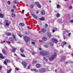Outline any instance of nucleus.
I'll return each instance as SVG.
<instances>
[{
	"label": "nucleus",
	"instance_id": "nucleus-22",
	"mask_svg": "<svg viewBox=\"0 0 73 73\" xmlns=\"http://www.w3.org/2000/svg\"><path fill=\"white\" fill-rule=\"evenodd\" d=\"M5 61H6V62L7 63H9V62H10V61L8 60H7V59H5Z\"/></svg>",
	"mask_w": 73,
	"mask_h": 73
},
{
	"label": "nucleus",
	"instance_id": "nucleus-36",
	"mask_svg": "<svg viewBox=\"0 0 73 73\" xmlns=\"http://www.w3.org/2000/svg\"><path fill=\"white\" fill-rule=\"evenodd\" d=\"M13 9H15V10H16V7L15 6H13Z\"/></svg>",
	"mask_w": 73,
	"mask_h": 73
},
{
	"label": "nucleus",
	"instance_id": "nucleus-8",
	"mask_svg": "<svg viewBox=\"0 0 73 73\" xmlns=\"http://www.w3.org/2000/svg\"><path fill=\"white\" fill-rule=\"evenodd\" d=\"M2 53L4 54V55H7V53L5 52V49H2Z\"/></svg>",
	"mask_w": 73,
	"mask_h": 73
},
{
	"label": "nucleus",
	"instance_id": "nucleus-14",
	"mask_svg": "<svg viewBox=\"0 0 73 73\" xmlns=\"http://www.w3.org/2000/svg\"><path fill=\"white\" fill-rule=\"evenodd\" d=\"M46 30L44 29H41V31L42 32H43V33H45V32H46Z\"/></svg>",
	"mask_w": 73,
	"mask_h": 73
},
{
	"label": "nucleus",
	"instance_id": "nucleus-41",
	"mask_svg": "<svg viewBox=\"0 0 73 73\" xmlns=\"http://www.w3.org/2000/svg\"><path fill=\"white\" fill-rule=\"evenodd\" d=\"M57 8H60V5H57Z\"/></svg>",
	"mask_w": 73,
	"mask_h": 73
},
{
	"label": "nucleus",
	"instance_id": "nucleus-62",
	"mask_svg": "<svg viewBox=\"0 0 73 73\" xmlns=\"http://www.w3.org/2000/svg\"><path fill=\"white\" fill-rule=\"evenodd\" d=\"M39 50H41V48H39Z\"/></svg>",
	"mask_w": 73,
	"mask_h": 73
},
{
	"label": "nucleus",
	"instance_id": "nucleus-23",
	"mask_svg": "<svg viewBox=\"0 0 73 73\" xmlns=\"http://www.w3.org/2000/svg\"><path fill=\"white\" fill-rule=\"evenodd\" d=\"M12 71V69H11L9 70H8V71H7V73H10V72H11Z\"/></svg>",
	"mask_w": 73,
	"mask_h": 73
},
{
	"label": "nucleus",
	"instance_id": "nucleus-51",
	"mask_svg": "<svg viewBox=\"0 0 73 73\" xmlns=\"http://www.w3.org/2000/svg\"><path fill=\"white\" fill-rule=\"evenodd\" d=\"M32 44H36V43L35 42H32Z\"/></svg>",
	"mask_w": 73,
	"mask_h": 73
},
{
	"label": "nucleus",
	"instance_id": "nucleus-35",
	"mask_svg": "<svg viewBox=\"0 0 73 73\" xmlns=\"http://www.w3.org/2000/svg\"><path fill=\"white\" fill-rule=\"evenodd\" d=\"M4 64H5L6 65H7V62L4 61L3 62Z\"/></svg>",
	"mask_w": 73,
	"mask_h": 73
},
{
	"label": "nucleus",
	"instance_id": "nucleus-60",
	"mask_svg": "<svg viewBox=\"0 0 73 73\" xmlns=\"http://www.w3.org/2000/svg\"><path fill=\"white\" fill-rule=\"evenodd\" d=\"M53 32H55V30H53L52 31Z\"/></svg>",
	"mask_w": 73,
	"mask_h": 73
},
{
	"label": "nucleus",
	"instance_id": "nucleus-47",
	"mask_svg": "<svg viewBox=\"0 0 73 73\" xmlns=\"http://www.w3.org/2000/svg\"><path fill=\"white\" fill-rule=\"evenodd\" d=\"M11 12H14L15 10H14L12 9L11 10Z\"/></svg>",
	"mask_w": 73,
	"mask_h": 73
},
{
	"label": "nucleus",
	"instance_id": "nucleus-30",
	"mask_svg": "<svg viewBox=\"0 0 73 73\" xmlns=\"http://www.w3.org/2000/svg\"><path fill=\"white\" fill-rule=\"evenodd\" d=\"M5 21L4 22V23H8L9 21H8L7 20V19H5Z\"/></svg>",
	"mask_w": 73,
	"mask_h": 73
},
{
	"label": "nucleus",
	"instance_id": "nucleus-17",
	"mask_svg": "<svg viewBox=\"0 0 73 73\" xmlns=\"http://www.w3.org/2000/svg\"><path fill=\"white\" fill-rule=\"evenodd\" d=\"M42 40H43V41H46L47 40V39L45 38H42Z\"/></svg>",
	"mask_w": 73,
	"mask_h": 73
},
{
	"label": "nucleus",
	"instance_id": "nucleus-21",
	"mask_svg": "<svg viewBox=\"0 0 73 73\" xmlns=\"http://www.w3.org/2000/svg\"><path fill=\"white\" fill-rule=\"evenodd\" d=\"M20 55L21 56H22V57H26V56H25V55H24V54H20Z\"/></svg>",
	"mask_w": 73,
	"mask_h": 73
},
{
	"label": "nucleus",
	"instance_id": "nucleus-52",
	"mask_svg": "<svg viewBox=\"0 0 73 73\" xmlns=\"http://www.w3.org/2000/svg\"><path fill=\"white\" fill-rule=\"evenodd\" d=\"M45 26L46 27H48V24H45Z\"/></svg>",
	"mask_w": 73,
	"mask_h": 73
},
{
	"label": "nucleus",
	"instance_id": "nucleus-6",
	"mask_svg": "<svg viewBox=\"0 0 73 73\" xmlns=\"http://www.w3.org/2000/svg\"><path fill=\"white\" fill-rule=\"evenodd\" d=\"M35 4H36L38 8H40L41 7V5H40L39 3L38 2H36Z\"/></svg>",
	"mask_w": 73,
	"mask_h": 73
},
{
	"label": "nucleus",
	"instance_id": "nucleus-24",
	"mask_svg": "<svg viewBox=\"0 0 73 73\" xmlns=\"http://www.w3.org/2000/svg\"><path fill=\"white\" fill-rule=\"evenodd\" d=\"M43 60H44L45 61H46V62H48V60L45 57H43Z\"/></svg>",
	"mask_w": 73,
	"mask_h": 73
},
{
	"label": "nucleus",
	"instance_id": "nucleus-16",
	"mask_svg": "<svg viewBox=\"0 0 73 73\" xmlns=\"http://www.w3.org/2000/svg\"><path fill=\"white\" fill-rule=\"evenodd\" d=\"M19 25L20 26H21L22 27H24V24L23 23H19Z\"/></svg>",
	"mask_w": 73,
	"mask_h": 73
},
{
	"label": "nucleus",
	"instance_id": "nucleus-39",
	"mask_svg": "<svg viewBox=\"0 0 73 73\" xmlns=\"http://www.w3.org/2000/svg\"><path fill=\"white\" fill-rule=\"evenodd\" d=\"M7 4H9V5H10L11 4V2L10 1H8L7 2Z\"/></svg>",
	"mask_w": 73,
	"mask_h": 73
},
{
	"label": "nucleus",
	"instance_id": "nucleus-15",
	"mask_svg": "<svg viewBox=\"0 0 73 73\" xmlns=\"http://www.w3.org/2000/svg\"><path fill=\"white\" fill-rule=\"evenodd\" d=\"M33 16L35 19H37V17L36 16V15L35 14H33Z\"/></svg>",
	"mask_w": 73,
	"mask_h": 73
},
{
	"label": "nucleus",
	"instance_id": "nucleus-45",
	"mask_svg": "<svg viewBox=\"0 0 73 73\" xmlns=\"http://www.w3.org/2000/svg\"><path fill=\"white\" fill-rule=\"evenodd\" d=\"M15 69L16 70H19V69L18 68H15Z\"/></svg>",
	"mask_w": 73,
	"mask_h": 73
},
{
	"label": "nucleus",
	"instance_id": "nucleus-10",
	"mask_svg": "<svg viewBox=\"0 0 73 73\" xmlns=\"http://www.w3.org/2000/svg\"><path fill=\"white\" fill-rule=\"evenodd\" d=\"M0 17L1 18L5 17V15H4V14H3L2 13H0Z\"/></svg>",
	"mask_w": 73,
	"mask_h": 73
},
{
	"label": "nucleus",
	"instance_id": "nucleus-38",
	"mask_svg": "<svg viewBox=\"0 0 73 73\" xmlns=\"http://www.w3.org/2000/svg\"><path fill=\"white\" fill-rule=\"evenodd\" d=\"M28 69H30V68H31V66L29 65L28 67Z\"/></svg>",
	"mask_w": 73,
	"mask_h": 73
},
{
	"label": "nucleus",
	"instance_id": "nucleus-46",
	"mask_svg": "<svg viewBox=\"0 0 73 73\" xmlns=\"http://www.w3.org/2000/svg\"><path fill=\"white\" fill-rule=\"evenodd\" d=\"M50 45H51L52 46V45H53V44L52 42H50Z\"/></svg>",
	"mask_w": 73,
	"mask_h": 73
},
{
	"label": "nucleus",
	"instance_id": "nucleus-37",
	"mask_svg": "<svg viewBox=\"0 0 73 73\" xmlns=\"http://www.w3.org/2000/svg\"><path fill=\"white\" fill-rule=\"evenodd\" d=\"M34 6L33 5H30V7H31V8H33Z\"/></svg>",
	"mask_w": 73,
	"mask_h": 73
},
{
	"label": "nucleus",
	"instance_id": "nucleus-7",
	"mask_svg": "<svg viewBox=\"0 0 73 73\" xmlns=\"http://www.w3.org/2000/svg\"><path fill=\"white\" fill-rule=\"evenodd\" d=\"M0 58H2V59H5V57L4 56H3V54L0 53Z\"/></svg>",
	"mask_w": 73,
	"mask_h": 73
},
{
	"label": "nucleus",
	"instance_id": "nucleus-64",
	"mask_svg": "<svg viewBox=\"0 0 73 73\" xmlns=\"http://www.w3.org/2000/svg\"><path fill=\"white\" fill-rule=\"evenodd\" d=\"M28 29H29L30 28V27H29V26H28Z\"/></svg>",
	"mask_w": 73,
	"mask_h": 73
},
{
	"label": "nucleus",
	"instance_id": "nucleus-58",
	"mask_svg": "<svg viewBox=\"0 0 73 73\" xmlns=\"http://www.w3.org/2000/svg\"><path fill=\"white\" fill-rule=\"evenodd\" d=\"M22 12L23 13H24V10H22Z\"/></svg>",
	"mask_w": 73,
	"mask_h": 73
},
{
	"label": "nucleus",
	"instance_id": "nucleus-34",
	"mask_svg": "<svg viewBox=\"0 0 73 73\" xmlns=\"http://www.w3.org/2000/svg\"><path fill=\"white\" fill-rule=\"evenodd\" d=\"M48 36L49 37H51L52 36H51V35H50V34H48Z\"/></svg>",
	"mask_w": 73,
	"mask_h": 73
},
{
	"label": "nucleus",
	"instance_id": "nucleus-20",
	"mask_svg": "<svg viewBox=\"0 0 73 73\" xmlns=\"http://www.w3.org/2000/svg\"><path fill=\"white\" fill-rule=\"evenodd\" d=\"M23 49V48L22 47L21 49H20V50L22 52V53H23L24 51V50Z\"/></svg>",
	"mask_w": 73,
	"mask_h": 73
},
{
	"label": "nucleus",
	"instance_id": "nucleus-54",
	"mask_svg": "<svg viewBox=\"0 0 73 73\" xmlns=\"http://www.w3.org/2000/svg\"><path fill=\"white\" fill-rule=\"evenodd\" d=\"M68 48H70V47H71V46L70 45H68Z\"/></svg>",
	"mask_w": 73,
	"mask_h": 73
},
{
	"label": "nucleus",
	"instance_id": "nucleus-48",
	"mask_svg": "<svg viewBox=\"0 0 73 73\" xmlns=\"http://www.w3.org/2000/svg\"><path fill=\"white\" fill-rule=\"evenodd\" d=\"M70 22L71 23H73V20H71Z\"/></svg>",
	"mask_w": 73,
	"mask_h": 73
},
{
	"label": "nucleus",
	"instance_id": "nucleus-57",
	"mask_svg": "<svg viewBox=\"0 0 73 73\" xmlns=\"http://www.w3.org/2000/svg\"><path fill=\"white\" fill-rule=\"evenodd\" d=\"M61 46L62 47V48H64V46L63 45H62Z\"/></svg>",
	"mask_w": 73,
	"mask_h": 73
},
{
	"label": "nucleus",
	"instance_id": "nucleus-63",
	"mask_svg": "<svg viewBox=\"0 0 73 73\" xmlns=\"http://www.w3.org/2000/svg\"><path fill=\"white\" fill-rule=\"evenodd\" d=\"M14 55L15 56H17V55L16 54H14Z\"/></svg>",
	"mask_w": 73,
	"mask_h": 73
},
{
	"label": "nucleus",
	"instance_id": "nucleus-1",
	"mask_svg": "<svg viewBox=\"0 0 73 73\" xmlns=\"http://www.w3.org/2000/svg\"><path fill=\"white\" fill-rule=\"evenodd\" d=\"M40 54L42 56H45L48 55V54H49V52L45 51H42L40 52Z\"/></svg>",
	"mask_w": 73,
	"mask_h": 73
},
{
	"label": "nucleus",
	"instance_id": "nucleus-61",
	"mask_svg": "<svg viewBox=\"0 0 73 73\" xmlns=\"http://www.w3.org/2000/svg\"><path fill=\"white\" fill-rule=\"evenodd\" d=\"M17 35H18L19 36V35H20V33H18L17 34Z\"/></svg>",
	"mask_w": 73,
	"mask_h": 73
},
{
	"label": "nucleus",
	"instance_id": "nucleus-29",
	"mask_svg": "<svg viewBox=\"0 0 73 73\" xmlns=\"http://www.w3.org/2000/svg\"><path fill=\"white\" fill-rule=\"evenodd\" d=\"M37 63V61H34L32 63V64H36Z\"/></svg>",
	"mask_w": 73,
	"mask_h": 73
},
{
	"label": "nucleus",
	"instance_id": "nucleus-56",
	"mask_svg": "<svg viewBox=\"0 0 73 73\" xmlns=\"http://www.w3.org/2000/svg\"><path fill=\"white\" fill-rule=\"evenodd\" d=\"M55 72H57V69H56L55 70Z\"/></svg>",
	"mask_w": 73,
	"mask_h": 73
},
{
	"label": "nucleus",
	"instance_id": "nucleus-26",
	"mask_svg": "<svg viewBox=\"0 0 73 73\" xmlns=\"http://www.w3.org/2000/svg\"><path fill=\"white\" fill-rule=\"evenodd\" d=\"M11 16L13 17H14L15 16V15L13 13H12L11 14Z\"/></svg>",
	"mask_w": 73,
	"mask_h": 73
},
{
	"label": "nucleus",
	"instance_id": "nucleus-19",
	"mask_svg": "<svg viewBox=\"0 0 73 73\" xmlns=\"http://www.w3.org/2000/svg\"><path fill=\"white\" fill-rule=\"evenodd\" d=\"M56 16L57 17H60V14H59V13H58L56 14Z\"/></svg>",
	"mask_w": 73,
	"mask_h": 73
},
{
	"label": "nucleus",
	"instance_id": "nucleus-28",
	"mask_svg": "<svg viewBox=\"0 0 73 73\" xmlns=\"http://www.w3.org/2000/svg\"><path fill=\"white\" fill-rule=\"evenodd\" d=\"M33 71H35V72H38V70H36V69L34 68L33 69Z\"/></svg>",
	"mask_w": 73,
	"mask_h": 73
},
{
	"label": "nucleus",
	"instance_id": "nucleus-4",
	"mask_svg": "<svg viewBox=\"0 0 73 73\" xmlns=\"http://www.w3.org/2000/svg\"><path fill=\"white\" fill-rule=\"evenodd\" d=\"M52 41L53 42H54L55 43H57V42H58V40L56 39V38H52Z\"/></svg>",
	"mask_w": 73,
	"mask_h": 73
},
{
	"label": "nucleus",
	"instance_id": "nucleus-13",
	"mask_svg": "<svg viewBox=\"0 0 73 73\" xmlns=\"http://www.w3.org/2000/svg\"><path fill=\"white\" fill-rule=\"evenodd\" d=\"M39 20H40V21H44V20H45V18L44 17H42L40 18H39Z\"/></svg>",
	"mask_w": 73,
	"mask_h": 73
},
{
	"label": "nucleus",
	"instance_id": "nucleus-32",
	"mask_svg": "<svg viewBox=\"0 0 73 73\" xmlns=\"http://www.w3.org/2000/svg\"><path fill=\"white\" fill-rule=\"evenodd\" d=\"M5 25H6V26L7 27H8H8H9V24H8V23H6L5 24Z\"/></svg>",
	"mask_w": 73,
	"mask_h": 73
},
{
	"label": "nucleus",
	"instance_id": "nucleus-50",
	"mask_svg": "<svg viewBox=\"0 0 73 73\" xmlns=\"http://www.w3.org/2000/svg\"><path fill=\"white\" fill-rule=\"evenodd\" d=\"M38 13H39V12H38V11H37L36 12V14H38Z\"/></svg>",
	"mask_w": 73,
	"mask_h": 73
},
{
	"label": "nucleus",
	"instance_id": "nucleus-18",
	"mask_svg": "<svg viewBox=\"0 0 73 73\" xmlns=\"http://www.w3.org/2000/svg\"><path fill=\"white\" fill-rule=\"evenodd\" d=\"M11 35V33L9 32L7 33L6 34L7 36H10Z\"/></svg>",
	"mask_w": 73,
	"mask_h": 73
},
{
	"label": "nucleus",
	"instance_id": "nucleus-42",
	"mask_svg": "<svg viewBox=\"0 0 73 73\" xmlns=\"http://www.w3.org/2000/svg\"><path fill=\"white\" fill-rule=\"evenodd\" d=\"M1 69H2V66H0V71L1 70Z\"/></svg>",
	"mask_w": 73,
	"mask_h": 73
},
{
	"label": "nucleus",
	"instance_id": "nucleus-44",
	"mask_svg": "<svg viewBox=\"0 0 73 73\" xmlns=\"http://www.w3.org/2000/svg\"><path fill=\"white\" fill-rule=\"evenodd\" d=\"M72 6L71 5L69 7V9H72Z\"/></svg>",
	"mask_w": 73,
	"mask_h": 73
},
{
	"label": "nucleus",
	"instance_id": "nucleus-11",
	"mask_svg": "<svg viewBox=\"0 0 73 73\" xmlns=\"http://www.w3.org/2000/svg\"><path fill=\"white\" fill-rule=\"evenodd\" d=\"M36 67L37 68H40L41 67V65L39 64H37L36 65Z\"/></svg>",
	"mask_w": 73,
	"mask_h": 73
},
{
	"label": "nucleus",
	"instance_id": "nucleus-2",
	"mask_svg": "<svg viewBox=\"0 0 73 73\" xmlns=\"http://www.w3.org/2000/svg\"><path fill=\"white\" fill-rule=\"evenodd\" d=\"M24 39L26 41V42H28L29 41H30V38L27 36H25L24 37Z\"/></svg>",
	"mask_w": 73,
	"mask_h": 73
},
{
	"label": "nucleus",
	"instance_id": "nucleus-5",
	"mask_svg": "<svg viewBox=\"0 0 73 73\" xmlns=\"http://www.w3.org/2000/svg\"><path fill=\"white\" fill-rule=\"evenodd\" d=\"M46 71V70L44 68H42V69H40L39 70V71L40 72H45Z\"/></svg>",
	"mask_w": 73,
	"mask_h": 73
},
{
	"label": "nucleus",
	"instance_id": "nucleus-27",
	"mask_svg": "<svg viewBox=\"0 0 73 73\" xmlns=\"http://www.w3.org/2000/svg\"><path fill=\"white\" fill-rule=\"evenodd\" d=\"M62 44L63 45H66L67 44V43L66 42H62Z\"/></svg>",
	"mask_w": 73,
	"mask_h": 73
},
{
	"label": "nucleus",
	"instance_id": "nucleus-9",
	"mask_svg": "<svg viewBox=\"0 0 73 73\" xmlns=\"http://www.w3.org/2000/svg\"><path fill=\"white\" fill-rule=\"evenodd\" d=\"M22 64L25 67H27V63L25 62H22Z\"/></svg>",
	"mask_w": 73,
	"mask_h": 73
},
{
	"label": "nucleus",
	"instance_id": "nucleus-3",
	"mask_svg": "<svg viewBox=\"0 0 73 73\" xmlns=\"http://www.w3.org/2000/svg\"><path fill=\"white\" fill-rule=\"evenodd\" d=\"M56 54L54 55H52L51 57L49 58V60L50 61H52L53 60H54V58H56Z\"/></svg>",
	"mask_w": 73,
	"mask_h": 73
},
{
	"label": "nucleus",
	"instance_id": "nucleus-55",
	"mask_svg": "<svg viewBox=\"0 0 73 73\" xmlns=\"http://www.w3.org/2000/svg\"><path fill=\"white\" fill-rule=\"evenodd\" d=\"M70 35H71V33H70L68 34V36H70Z\"/></svg>",
	"mask_w": 73,
	"mask_h": 73
},
{
	"label": "nucleus",
	"instance_id": "nucleus-12",
	"mask_svg": "<svg viewBox=\"0 0 73 73\" xmlns=\"http://www.w3.org/2000/svg\"><path fill=\"white\" fill-rule=\"evenodd\" d=\"M41 15H45V12L44 10H42L41 11Z\"/></svg>",
	"mask_w": 73,
	"mask_h": 73
},
{
	"label": "nucleus",
	"instance_id": "nucleus-25",
	"mask_svg": "<svg viewBox=\"0 0 73 73\" xmlns=\"http://www.w3.org/2000/svg\"><path fill=\"white\" fill-rule=\"evenodd\" d=\"M14 40L13 39V38L12 37L10 38V41H13Z\"/></svg>",
	"mask_w": 73,
	"mask_h": 73
},
{
	"label": "nucleus",
	"instance_id": "nucleus-31",
	"mask_svg": "<svg viewBox=\"0 0 73 73\" xmlns=\"http://www.w3.org/2000/svg\"><path fill=\"white\" fill-rule=\"evenodd\" d=\"M16 48H13V50L12 52H13L14 53L15 51H16Z\"/></svg>",
	"mask_w": 73,
	"mask_h": 73
},
{
	"label": "nucleus",
	"instance_id": "nucleus-49",
	"mask_svg": "<svg viewBox=\"0 0 73 73\" xmlns=\"http://www.w3.org/2000/svg\"><path fill=\"white\" fill-rule=\"evenodd\" d=\"M6 42H7V43H8V44H10L11 43V42L6 41Z\"/></svg>",
	"mask_w": 73,
	"mask_h": 73
},
{
	"label": "nucleus",
	"instance_id": "nucleus-33",
	"mask_svg": "<svg viewBox=\"0 0 73 73\" xmlns=\"http://www.w3.org/2000/svg\"><path fill=\"white\" fill-rule=\"evenodd\" d=\"M12 36L15 39L16 38V37H15V35L13 34H12Z\"/></svg>",
	"mask_w": 73,
	"mask_h": 73
},
{
	"label": "nucleus",
	"instance_id": "nucleus-40",
	"mask_svg": "<svg viewBox=\"0 0 73 73\" xmlns=\"http://www.w3.org/2000/svg\"><path fill=\"white\" fill-rule=\"evenodd\" d=\"M44 46L45 47V48H48V46L47 45H44Z\"/></svg>",
	"mask_w": 73,
	"mask_h": 73
},
{
	"label": "nucleus",
	"instance_id": "nucleus-59",
	"mask_svg": "<svg viewBox=\"0 0 73 73\" xmlns=\"http://www.w3.org/2000/svg\"><path fill=\"white\" fill-rule=\"evenodd\" d=\"M15 4H17V2L16 1H15Z\"/></svg>",
	"mask_w": 73,
	"mask_h": 73
},
{
	"label": "nucleus",
	"instance_id": "nucleus-43",
	"mask_svg": "<svg viewBox=\"0 0 73 73\" xmlns=\"http://www.w3.org/2000/svg\"><path fill=\"white\" fill-rule=\"evenodd\" d=\"M29 33L27 32H25V35H29Z\"/></svg>",
	"mask_w": 73,
	"mask_h": 73
},
{
	"label": "nucleus",
	"instance_id": "nucleus-53",
	"mask_svg": "<svg viewBox=\"0 0 73 73\" xmlns=\"http://www.w3.org/2000/svg\"><path fill=\"white\" fill-rule=\"evenodd\" d=\"M19 36H20V37H21V38L22 37V36H21V35L20 34L19 35Z\"/></svg>",
	"mask_w": 73,
	"mask_h": 73
}]
</instances>
